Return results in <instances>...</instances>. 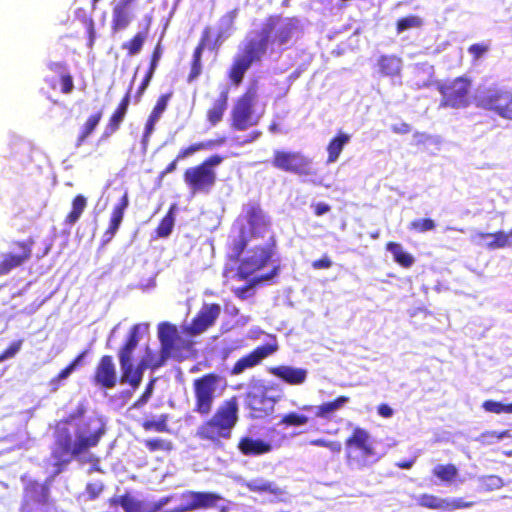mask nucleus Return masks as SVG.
<instances>
[{
  "mask_svg": "<svg viewBox=\"0 0 512 512\" xmlns=\"http://www.w3.org/2000/svg\"><path fill=\"white\" fill-rule=\"evenodd\" d=\"M300 32L298 18L269 15L258 33L259 38L246 40L240 52L234 57L228 70L231 83L239 86L249 68L260 62L268 50L272 52L275 48H287Z\"/></svg>",
  "mask_w": 512,
  "mask_h": 512,
  "instance_id": "f257e3e1",
  "label": "nucleus"
},
{
  "mask_svg": "<svg viewBox=\"0 0 512 512\" xmlns=\"http://www.w3.org/2000/svg\"><path fill=\"white\" fill-rule=\"evenodd\" d=\"M85 413L83 405L77 406L75 411L65 420H62L55 430V442L52 449V458L57 466H65L73 459L79 458L90 448L98 445L105 433V425L100 417H90L76 430V438L73 439L67 425L72 419L81 418Z\"/></svg>",
  "mask_w": 512,
  "mask_h": 512,
  "instance_id": "f03ea898",
  "label": "nucleus"
},
{
  "mask_svg": "<svg viewBox=\"0 0 512 512\" xmlns=\"http://www.w3.org/2000/svg\"><path fill=\"white\" fill-rule=\"evenodd\" d=\"M239 421V402L237 396L224 400L211 417L203 421L196 430V436L201 441L215 447H222L224 440L232 437L234 428Z\"/></svg>",
  "mask_w": 512,
  "mask_h": 512,
  "instance_id": "7ed1b4c3",
  "label": "nucleus"
},
{
  "mask_svg": "<svg viewBox=\"0 0 512 512\" xmlns=\"http://www.w3.org/2000/svg\"><path fill=\"white\" fill-rule=\"evenodd\" d=\"M344 444L345 460L350 467L363 469L377 459L373 438L365 428L354 427Z\"/></svg>",
  "mask_w": 512,
  "mask_h": 512,
  "instance_id": "20e7f679",
  "label": "nucleus"
},
{
  "mask_svg": "<svg viewBox=\"0 0 512 512\" xmlns=\"http://www.w3.org/2000/svg\"><path fill=\"white\" fill-rule=\"evenodd\" d=\"M160 350L166 359L182 361L190 354L193 342L181 336L176 325L162 322L158 325Z\"/></svg>",
  "mask_w": 512,
  "mask_h": 512,
  "instance_id": "39448f33",
  "label": "nucleus"
},
{
  "mask_svg": "<svg viewBox=\"0 0 512 512\" xmlns=\"http://www.w3.org/2000/svg\"><path fill=\"white\" fill-rule=\"evenodd\" d=\"M472 81L467 76L445 80L437 85L441 95L440 107L463 109L471 102Z\"/></svg>",
  "mask_w": 512,
  "mask_h": 512,
  "instance_id": "423d86ee",
  "label": "nucleus"
},
{
  "mask_svg": "<svg viewBox=\"0 0 512 512\" xmlns=\"http://www.w3.org/2000/svg\"><path fill=\"white\" fill-rule=\"evenodd\" d=\"M257 98L256 88L250 87L236 99L231 110L232 129L244 131L258 125L261 115L254 110Z\"/></svg>",
  "mask_w": 512,
  "mask_h": 512,
  "instance_id": "0eeeda50",
  "label": "nucleus"
},
{
  "mask_svg": "<svg viewBox=\"0 0 512 512\" xmlns=\"http://www.w3.org/2000/svg\"><path fill=\"white\" fill-rule=\"evenodd\" d=\"M221 381V376L216 373H207L194 379L192 387L194 393L193 411L201 416H207L211 413L216 399L217 385Z\"/></svg>",
  "mask_w": 512,
  "mask_h": 512,
  "instance_id": "6e6552de",
  "label": "nucleus"
},
{
  "mask_svg": "<svg viewBox=\"0 0 512 512\" xmlns=\"http://www.w3.org/2000/svg\"><path fill=\"white\" fill-rule=\"evenodd\" d=\"M276 252V239L271 236L266 245L253 247L249 254L240 262L237 269V277L247 280L254 273L265 268Z\"/></svg>",
  "mask_w": 512,
  "mask_h": 512,
  "instance_id": "1a4fd4ad",
  "label": "nucleus"
},
{
  "mask_svg": "<svg viewBox=\"0 0 512 512\" xmlns=\"http://www.w3.org/2000/svg\"><path fill=\"white\" fill-rule=\"evenodd\" d=\"M478 107L493 112L499 117L512 121V91L500 87H490L477 98Z\"/></svg>",
  "mask_w": 512,
  "mask_h": 512,
  "instance_id": "9d476101",
  "label": "nucleus"
},
{
  "mask_svg": "<svg viewBox=\"0 0 512 512\" xmlns=\"http://www.w3.org/2000/svg\"><path fill=\"white\" fill-rule=\"evenodd\" d=\"M271 163L274 168L286 173L298 176L313 174L311 159L300 151L277 149L273 152Z\"/></svg>",
  "mask_w": 512,
  "mask_h": 512,
  "instance_id": "9b49d317",
  "label": "nucleus"
},
{
  "mask_svg": "<svg viewBox=\"0 0 512 512\" xmlns=\"http://www.w3.org/2000/svg\"><path fill=\"white\" fill-rule=\"evenodd\" d=\"M35 244L33 238L14 240L10 243L11 250L2 255L0 260V276L9 274L12 270L24 265L32 257Z\"/></svg>",
  "mask_w": 512,
  "mask_h": 512,
  "instance_id": "f8f14e48",
  "label": "nucleus"
},
{
  "mask_svg": "<svg viewBox=\"0 0 512 512\" xmlns=\"http://www.w3.org/2000/svg\"><path fill=\"white\" fill-rule=\"evenodd\" d=\"M180 499L186 500V504L177 506L165 512H191L199 509H211L217 507L222 496L215 492L187 490L180 495Z\"/></svg>",
  "mask_w": 512,
  "mask_h": 512,
  "instance_id": "ddd939ff",
  "label": "nucleus"
},
{
  "mask_svg": "<svg viewBox=\"0 0 512 512\" xmlns=\"http://www.w3.org/2000/svg\"><path fill=\"white\" fill-rule=\"evenodd\" d=\"M216 172L200 164L185 169L183 181L192 194L208 193L216 183Z\"/></svg>",
  "mask_w": 512,
  "mask_h": 512,
  "instance_id": "4468645a",
  "label": "nucleus"
},
{
  "mask_svg": "<svg viewBox=\"0 0 512 512\" xmlns=\"http://www.w3.org/2000/svg\"><path fill=\"white\" fill-rule=\"evenodd\" d=\"M277 401L276 397L268 395L266 388L246 394V408L253 419L270 417L275 411Z\"/></svg>",
  "mask_w": 512,
  "mask_h": 512,
  "instance_id": "2eb2a0df",
  "label": "nucleus"
},
{
  "mask_svg": "<svg viewBox=\"0 0 512 512\" xmlns=\"http://www.w3.org/2000/svg\"><path fill=\"white\" fill-rule=\"evenodd\" d=\"M417 504L420 507L431 510L452 512L460 509H468L475 505L474 501H466L464 498H440L434 494L423 493L418 496Z\"/></svg>",
  "mask_w": 512,
  "mask_h": 512,
  "instance_id": "dca6fc26",
  "label": "nucleus"
},
{
  "mask_svg": "<svg viewBox=\"0 0 512 512\" xmlns=\"http://www.w3.org/2000/svg\"><path fill=\"white\" fill-rule=\"evenodd\" d=\"M221 313V307L217 303L203 304L190 325L185 327V331L190 336H196L207 331L212 327Z\"/></svg>",
  "mask_w": 512,
  "mask_h": 512,
  "instance_id": "f3484780",
  "label": "nucleus"
},
{
  "mask_svg": "<svg viewBox=\"0 0 512 512\" xmlns=\"http://www.w3.org/2000/svg\"><path fill=\"white\" fill-rule=\"evenodd\" d=\"M91 379L95 386L103 389H112L117 385L118 376L112 356L104 355L99 359Z\"/></svg>",
  "mask_w": 512,
  "mask_h": 512,
  "instance_id": "a211bd4d",
  "label": "nucleus"
},
{
  "mask_svg": "<svg viewBox=\"0 0 512 512\" xmlns=\"http://www.w3.org/2000/svg\"><path fill=\"white\" fill-rule=\"evenodd\" d=\"M279 349L277 342L257 346L253 351L238 359L231 368L232 375H239L246 369L253 368L263 359L275 353Z\"/></svg>",
  "mask_w": 512,
  "mask_h": 512,
  "instance_id": "6ab92c4d",
  "label": "nucleus"
},
{
  "mask_svg": "<svg viewBox=\"0 0 512 512\" xmlns=\"http://www.w3.org/2000/svg\"><path fill=\"white\" fill-rule=\"evenodd\" d=\"M245 217L249 225L250 234L253 238H263L265 233L270 229V219L259 204L249 205L246 209Z\"/></svg>",
  "mask_w": 512,
  "mask_h": 512,
  "instance_id": "aec40b11",
  "label": "nucleus"
},
{
  "mask_svg": "<svg viewBox=\"0 0 512 512\" xmlns=\"http://www.w3.org/2000/svg\"><path fill=\"white\" fill-rule=\"evenodd\" d=\"M350 398L345 395H340L331 401H326L321 403L320 405L313 406L310 404L303 405L301 410L303 411H313L315 418L321 419L325 422H331L336 417V413L339 409H341L346 403H348Z\"/></svg>",
  "mask_w": 512,
  "mask_h": 512,
  "instance_id": "412c9836",
  "label": "nucleus"
},
{
  "mask_svg": "<svg viewBox=\"0 0 512 512\" xmlns=\"http://www.w3.org/2000/svg\"><path fill=\"white\" fill-rule=\"evenodd\" d=\"M269 372L289 385H301L307 379V370L287 365L271 367Z\"/></svg>",
  "mask_w": 512,
  "mask_h": 512,
  "instance_id": "4be33fe9",
  "label": "nucleus"
},
{
  "mask_svg": "<svg viewBox=\"0 0 512 512\" xmlns=\"http://www.w3.org/2000/svg\"><path fill=\"white\" fill-rule=\"evenodd\" d=\"M237 447L245 456H259L269 453L272 450V445L269 442L248 436L241 437Z\"/></svg>",
  "mask_w": 512,
  "mask_h": 512,
  "instance_id": "5701e85b",
  "label": "nucleus"
},
{
  "mask_svg": "<svg viewBox=\"0 0 512 512\" xmlns=\"http://www.w3.org/2000/svg\"><path fill=\"white\" fill-rule=\"evenodd\" d=\"M228 91L224 90L206 111L207 121L211 126L222 121L228 105Z\"/></svg>",
  "mask_w": 512,
  "mask_h": 512,
  "instance_id": "b1692460",
  "label": "nucleus"
},
{
  "mask_svg": "<svg viewBox=\"0 0 512 512\" xmlns=\"http://www.w3.org/2000/svg\"><path fill=\"white\" fill-rule=\"evenodd\" d=\"M238 13V8H234L221 16L219 20L220 29L218 30L215 38V46L217 44H221L224 40L232 35L233 31L235 30V20L238 16Z\"/></svg>",
  "mask_w": 512,
  "mask_h": 512,
  "instance_id": "393cba45",
  "label": "nucleus"
},
{
  "mask_svg": "<svg viewBox=\"0 0 512 512\" xmlns=\"http://www.w3.org/2000/svg\"><path fill=\"white\" fill-rule=\"evenodd\" d=\"M379 73L384 77H395L400 75L402 60L395 55H382L377 61Z\"/></svg>",
  "mask_w": 512,
  "mask_h": 512,
  "instance_id": "a878e982",
  "label": "nucleus"
},
{
  "mask_svg": "<svg viewBox=\"0 0 512 512\" xmlns=\"http://www.w3.org/2000/svg\"><path fill=\"white\" fill-rule=\"evenodd\" d=\"M126 204H127V194L125 193L122 196V201L119 204H117L112 210L110 221H109V226L103 235L105 242L110 241L113 238V236L115 235L116 231L118 230L119 225L123 220L124 209L126 207Z\"/></svg>",
  "mask_w": 512,
  "mask_h": 512,
  "instance_id": "bb28decb",
  "label": "nucleus"
},
{
  "mask_svg": "<svg viewBox=\"0 0 512 512\" xmlns=\"http://www.w3.org/2000/svg\"><path fill=\"white\" fill-rule=\"evenodd\" d=\"M350 135L344 132H338L327 145V163H334L338 160L344 146L349 143Z\"/></svg>",
  "mask_w": 512,
  "mask_h": 512,
  "instance_id": "cd10ccee",
  "label": "nucleus"
},
{
  "mask_svg": "<svg viewBox=\"0 0 512 512\" xmlns=\"http://www.w3.org/2000/svg\"><path fill=\"white\" fill-rule=\"evenodd\" d=\"M103 117V111L99 110L93 114H91L83 126L81 127L79 134L77 136L75 146L81 147L84 145L88 139V137L94 132L98 124L100 123L101 119Z\"/></svg>",
  "mask_w": 512,
  "mask_h": 512,
  "instance_id": "c85d7f7f",
  "label": "nucleus"
},
{
  "mask_svg": "<svg viewBox=\"0 0 512 512\" xmlns=\"http://www.w3.org/2000/svg\"><path fill=\"white\" fill-rule=\"evenodd\" d=\"M279 271V265L273 266L268 273L253 277L247 284L237 288L235 290V295L240 299H245L249 290L263 282L271 281L279 274Z\"/></svg>",
  "mask_w": 512,
  "mask_h": 512,
  "instance_id": "c756f323",
  "label": "nucleus"
},
{
  "mask_svg": "<svg viewBox=\"0 0 512 512\" xmlns=\"http://www.w3.org/2000/svg\"><path fill=\"white\" fill-rule=\"evenodd\" d=\"M479 238L485 239L488 237L492 238L487 244V247L491 250L501 249L512 245V228L508 232L497 231L494 233L480 232L478 234Z\"/></svg>",
  "mask_w": 512,
  "mask_h": 512,
  "instance_id": "7c9ffc66",
  "label": "nucleus"
},
{
  "mask_svg": "<svg viewBox=\"0 0 512 512\" xmlns=\"http://www.w3.org/2000/svg\"><path fill=\"white\" fill-rule=\"evenodd\" d=\"M49 490L46 486L41 485L39 483H30L26 487V501L25 505H30L31 503H37L45 505L48 503Z\"/></svg>",
  "mask_w": 512,
  "mask_h": 512,
  "instance_id": "2f4dec72",
  "label": "nucleus"
},
{
  "mask_svg": "<svg viewBox=\"0 0 512 512\" xmlns=\"http://www.w3.org/2000/svg\"><path fill=\"white\" fill-rule=\"evenodd\" d=\"M246 487L250 492L254 493H269L281 499L284 494V490L273 482L264 480H252L246 483Z\"/></svg>",
  "mask_w": 512,
  "mask_h": 512,
  "instance_id": "473e14b6",
  "label": "nucleus"
},
{
  "mask_svg": "<svg viewBox=\"0 0 512 512\" xmlns=\"http://www.w3.org/2000/svg\"><path fill=\"white\" fill-rule=\"evenodd\" d=\"M432 474L443 483H452L459 478V470L453 463L436 465Z\"/></svg>",
  "mask_w": 512,
  "mask_h": 512,
  "instance_id": "72a5a7b5",
  "label": "nucleus"
},
{
  "mask_svg": "<svg viewBox=\"0 0 512 512\" xmlns=\"http://www.w3.org/2000/svg\"><path fill=\"white\" fill-rule=\"evenodd\" d=\"M386 249L393 255L394 261L404 268H409L414 263V258L411 254L404 251L402 245L397 242H388Z\"/></svg>",
  "mask_w": 512,
  "mask_h": 512,
  "instance_id": "f704fd0d",
  "label": "nucleus"
},
{
  "mask_svg": "<svg viewBox=\"0 0 512 512\" xmlns=\"http://www.w3.org/2000/svg\"><path fill=\"white\" fill-rule=\"evenodd\" d=\"M128 25V0H120L113 10V29L123 30Z\"/></svg>",
  "mask_w": 512,
  "mask_h": 512,
  "instance_id": "c9c22d12",
  "label": "nucleus"
},
{
  "mask_svg": "<svg viewBox=\"0 0 512 512\" xmlns=\"http://www.w3.org/2000/svg\"><path fill=\"white\" fill-rule=\"evenodd\" d=\"M127 105H128V93H126L123 96V98H122L121 102L119 103L117 109L111 115V117L109 119V123H108V125L106 127V133L107 134H111V133L115 132L118 129L120 123L124 119Z\"/></svg>",
  "mask_w": 512,
  "mask_h": 512,
  "instance_id": "e433bc0d",
  "label": "nucleus"
},
{
  "mask_svg": "<svg viewBox=\"0 0 512 512\" xmlns=\"http://www.w3.org/2000/svg\"><path fill=\"white\" fill-rule=\"evenodd\" d=\"M175 205H172L166 215L160 220L159 224L155 229V236L157 238H166L168 237L174 227L175 222Z\"/></svg>",
  "mask_w": 512,
  "mask_h": 512,
  "instance_id": "4c0bfd02",
  "label": "nucleus"
},
{
  "mask_svg": "<svg viewBox=\"0 0 512 512\" xmlns=\"http://www.w3.org/2000/svg\"><path fill=\"white\" fill-rule=\"evenodd\" d=\"M167 359L163 357V354L160 352V355H157L155 352L149 350L148 348L145 351V354L141 358L138 370L143 371L145 369L155 370L162 365H164Z\"/></svg>",
  "mask_w": 512,
  "mask_h": 512,
  "instance_id": "58836bf2",
  "label": "nucleus"
},
{
  "mask_svg": "<svg viewBox=\"0 0 512 512\" xmlns=\"http://www.w3.org/2000/svg\"><path fill=\"white\" fill-rule=\"evenodd\" d=\"M87 206V199L81 194L76 195L72 200L71 211L65 218V223L68 225L75 224L81 217L83 211Z\"/></svg>",
  "mask_w": 512,
  "mask_h": 512,
  "instance_id": "ea45409f",
  "label": "nucleus"
},
{
  "mask_svg": "<svg viewBox=\"0 0 512 512\" xmlns=\"http://www.w3.org/2000/svg\"><path fill=\"white\" fill-rule=\"evenodd\" d=\"M223 142H224V139L209 140V141H206V142L193 143V144H191V145H189V146H187L185 148H182L178 152L176 157L180 161V160H183V159L193 155L194 153H196L198 151L210 149V148L214 147L215 145L222 144Z\"/></svg>",
  "mask_w": 512,
  "mask_h": 512,
  "instance_id": "a19ab883",
  "label": "nucleus"
},
{
  "mask_svg": "<svg viewBox=\"0 0 512 512\" xmlns=\"http://www.w3.org/2000/svg\"><path fill=\"white\" fill-rule=\"evenodd\" d=\"M309 420L310 419L307 415L299 413V412L291 411V412L284 414L281 417L279 424L283 425L286 428L301 427V426L307 425L309 423Z\"/></svg>",
  "mask_w": 512,
  "mask_h": 512,
  "instance_id": "79ce46f5",
  "label": "nucleus"
},
{
  "mask_svg": "<svg viewBox=\"0 0 512 512\" xmlns=\"http://www.w3.org/2000/svg\"><path fill=\"white\" fill-rule=\"evenodd\" d=\"M479 489L483 492H492L501 489L505 483L498 475H484L478 479Z\"/></svg>",
  "mask_w": 512,
  "mask_h": 512,
  "instance_id": "37998d69",
  "label": "nucleus"
},
{
  "mask_svg": "<svg viewBox=\"0 0 512 512\" xmlns=\"http://www.w3.org/2000/svg\"><path fill=\"white\" fill-rule=\"evenodd\" d=\"M423 25V19L417 15H408L400 18L396 22V31L398 34L414 28H420Z\"/></svg>",
  "mask_w": 512,
  "mask_h": 512,
  "instance_id": "c03bdc74",
  "label": "nucleus"
},
{
  "mask_svg": "<svg viewBox=\"0 0 512 512\" xmlns=\"http://www.w3.org/2000/svg\"><path fill=\"white\" fill-rule=\"evenodd\" d=\"M149 338V325L146 323L136 324L130 331V352L141 341Z\"/></svg>",
  "mask_w": 512,
  "mask_h": 512,
  "instance_id": "a18cd8bd",
  "label": "nucleus"
},
{
  "mask_svg": "<svg viewBox=\"0 0 512 512\" xmlns=\"http://www.w3.org/2000/svg\"><path fill=\"white\" fill-rule=\"evenodd\" d=\"M168 415L162 414L157 420H145L142 427L145 431H155L159 433L169 432Z\"/></svg>",
  "mask_w": 512,
  "mask_h": 512,
  "instance_id": "49530a36",
  "label": "nucleus"
},
{
  "mask_svg": "<svg viewBox=\"0 0 512 512\" xmlns=\"http://www.w3.org/2000/svg\"><path fill=\"white\" fill-rule=\"evenodd\" d=\"M482 408L489 413L512 414V402L509 404H503L499 401L488 399L482 403Z\"/></svg>",
  "mask_w": 512,
  "mask_h": 512,
  "instance_id": "de8ad7c7",
  "label": "nucleus"
},
{
  "mask_svg": "<svg viewBox=\"0 0 512 512\" xmlns=\"http://www.w3.org/2000/svg\"><path fill=\"white\" fill-rule=\"evenodd\" d=\"M144 445L150 452H170L173 449L172 441L162 438L147 439L144 441Z\"/></svg>",
  "mask_w": 512,
  "mask_h": 512,
  "instance_id": "09e8293b",
  "label": "nucleus"
},
{
  "mask_svg": "<svg viewBox=\"0 0 512 512\" xmlns=\"http://www.w3.org/2000/svg\"><path fill=\"white\" fill-rule=\"evenodd\" d=\"M435 227L436 224L431 218L415 219L409 224V229L417 233L432 231Z\"/></svg>",
  "mask_w": 512,
  "mask_h": 512,
  "instance_id": "8fccbe9b",
  "label": "nucleus"
},
{
  "mask_svg": "<svg viewBox=\"0 0 512 512\" xmlns=\"http://www.w3.org/2000/svg\"><path fill=\"white\" fill-rule=\"evenodd\" d=\"M170 96H171V94H163L158 98V100L149 116L148 122L150 125H152L161 116V114L165 111V109L167 108V104H168Z\"/></svg>",
  "mask_w": 512,
  "mask_h": 512,
  "instance_id": "3c124183",
  "label": "nucleus"
},
{
  "mask_svg": "<svg viewBox=\"0 0 512 512\" xmlns=\"http://www.w3.org/2000/svg\"><path fill=\"white\" fill-rule=\"evenodd\" d=\"M201 58H202V53L193 51L190 72L187 76V82L191 83V82L195 81L201 75V73H202Z\"/></svg>",
  "mask_w": 512,
  "mask_h": 512,
  "instance_id": "603ef678",
  "label": "nucleus"
},
{
  "mask_svg": "<svg viewBox=\"0 0 512 512\" xmlns=\"http://www.w3.org/2000/svg\"><path fill=\"white\" fill-rule=\"evenodd\" d=\"M155 501L130 499V512H158Z\"/></svg>",
  "mask_w": 512,
  "mask_h": 512,
  "instance_id": "864d4df0",
  "label": "nucleus"
},
{
  "mask_svg": "<svg viewBox=\"0 0 512 512\" xmlns=\"http://www.w3.org/2000/svg\"><path fill=\"white\" fill-rule=\"evenodd\" d=\"M72 372L73 370L67 365L56 376L51 378L48 382L50 392H56L60 388L61 382L67 379Z\"/></svg>",
  "mask_w": 512,
  "mask_h": 512,
  "instance_id": "5fc2aeb1",
  "label": "nucleus"
},
{
  "mask_svg": "<svg viewBox=\"0 0 512 512\" xmlns=\"http://www.w3.org/2000/svg\"><path fill=\"white\" fill-rule=\"evenodd\" d=\"M119 360L122 370L120 381L124 383L128 380V341L124 343L120 348Z\"/></svg>",
  "mask_w": 512,
  "mask_h": 512,
  "instance_id": "6e6d98bb",
  "label": "nucleus"
},
{
  "mask_svg": "<svg viewBox=\"0 0 512 512\" xmlns=\"http://www.w3.org/2000/svg\"><path fill=\"white\" fill-rule=\"evenodd\" d=\"M210 34H211V29L209 27H205L203 29L202 33H201V37H200V40H199L198 44L194 48V51L199 52V53H203V51L206 48H209V49H217L218 48V46L220 44H217L215 46V43H214L212 47L208 46L209 41H210Z\"/></svg>",
  "mask_w": 512,
  "mask_h": 512,
  "instance_id": "4d7b16f0",
  "label": "nucleus"
},
{
  "mask_svg": "<svg viewBox=\"0 0 512 512\" xmlns=\"http://www.w3.org/2000/svg\"><path fill=\"white\" fill-rule=\"evenodd\" d=\"M247 245H248V240L244 235H241L238 239H236L232 243L231 249L233 252V256L236 260H238L240 258V256L243 254Z\"/></svg>",
  "mask_w": 512,
  "mask_h": 512,
  "instance_id": "13d9d810",
  "label": "nucleus"
},
{
  "mask_svg": "<svg viewBox=\"0 0 512 512\" xmlns=\"http://www.w3.org/2000/svg\"><path fill=\"white\" fill-rule=\"evenodd\" d=\"M104 485L101 482L88 483L86 485V494L88 500L97 499L103 492Z\"/></svg>",
  "mask_w": 512,
  "mask_h": 512,
  "instance_id": "bf43d9fd",
  "label": "nucleus"
},
{
  "mask_svg": "<svg viewBox=\"0 0 512 512\" xmlns=\"http://www.w3.org/2000/svg\"><path fill=\"white\" fill-rule=\"evenodd\" d=\"M489 50V45L485 43H474L468 47L469 54L474 60H478Z\"/></svg>",
  "mask_w": 512,
  "mask_h": 512,
  "instance_id": "052dcab7",
  "label": "nucleus"
},
{
  "mask_svg": "<svg viewBox=\"0 0 512 512\" xmlns=\"http://www.w3.org/2000/svg\"><path fill=\"white\" fill-rule=\"evenodd\" d=\"M146 37H147V28L144 31L137 33L132 38V40L130 41V54H135L141 49L142 44H143L144 40L146 39Z\"/></svg>",
  "mask_w": 512,
  "mask_h": 512,
  "instance_id": "680f3d73",
  "label": "nucleus"
},
{
  "mask_svg": "<svg viewBox=\"0 0 512 512\" xmlns=\"http://www.w3.org/2000/svg\"><path fill=\"white\" fill-rule=\"evenodd\" d=\"M22 341L18 340L11 343L1 354L0 361L13 357L21 348Z\"/></svg>",
  "mask_w": 512,
  "mask_h": 512,
  "instance_id": "e2e57ef3",
  "label": "nucleus"
},
{
  "mask_svg": "<svg viewBox=\"0 0 512 512\" xmlns=\"http://www.w3.org/2000/svg\"><path fill=\"white\" fill-rule=\"evenodd\" d=\"M223 159V156L214 154L206 158L204 161H202L200 165L204 166V168L208 169L209 171H215L214 167L221 164Z\"/></svg>",
  "mask_w": 512,
  "mask_h": 512,
  "instance_id": "0e129e2a",
  "label": "nucleus"
},
{
  "mask_svg": "<svg viewBox=\"0 0 512 512\" xmlns=\"http://www.w3.org/2000/svg\"><path fill=\"white\" fill-rule=\"evenodd\" d=\"M333 265L332 260L327 254H324L320 259L314 260L311 266L315 270L329 269Z\"/></svg>",
  "mask_w": 512,
  "mask_h": 512,
  "instance_id": "69168bd1",
  "label": "nucleus"
},
{
  "mask_svg": "<svg viewBox=\"0 0 512 512\" xmlns=\"http://www.w3.org/2000/svg\"><path fill=\"white\" fill-rule=\"evenodd\" d=\"M61 83V92L64 94H69L72 92L74 88L73 78L70 74H63L60 77Z\"/></svg>",
  "mask_w": 512,
  "mask_h": 512,
  "instance_id": "338daca9",
  "label": "nucleus"
},
{
  "mask_svg": "<svg viewBox=\"0 0 512 512\" xmlns=\"http://www.w3.org/2000/svg\"><path fill=\"white\" fill-rule=\"evenodd\" d=\"M153 383H154V380H151L148 383V385L146 386L145 391L142 393L140 398L133 403L132 407H134V408L141 407L143 404H145L148 401V399L150 398V396L152 394Z\"/></svg>",
  "mask_w": 512,
  "mask_h": 512,
  "instance_id": "774afa93",
  "label": "nucleus"
}]
</instances>
